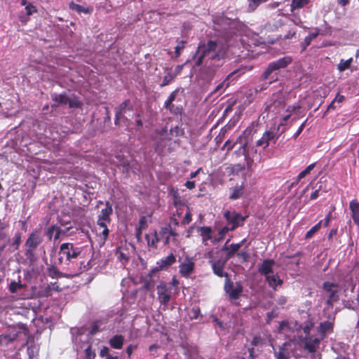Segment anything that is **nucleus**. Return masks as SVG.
<instances>
[{"mask_svg":"<svg viewBox=\"0 0 359 359\" xmlns=\"http://www.w3.org/2000/svg\"><path fill=\"white\" fill-rule=\"evenodd\" d=\"M228 47L226 44L210 40L207 43H200L194 55L195 66L200 67L203 63L211 71L222 66L223 60L227 55Z\"/></svg>","mask_w":359,"mask_h":359,"instance_id":"obj_1","label":"nucleus"},{"mask_svg":"<svg viewBox=\"0 0 359 359\" xmlns=\"http://www.w3.org/2000/svg\"><path fill=\"white\" fill-rule=\"evenodd\" d=\"M43 236L41 229H34L28 236L25 243V255L30 265L34 264L38 259L37 248L42 244Z\"/></svg>","mask_w":359,"mask_h":359,"instance_id":"obj_2","label":"nucleus"},{"mask_svg":"<svg viewBox=\"0 0 359 359\" xmlns=\"http://www.w3.org/2000/svg\"><path fill=\"white\" fill-rule=\"evenodd\" d=\"M81 248L76 247L72 243H64L61 244L59 250L58 262L60 264H66L69 269H74V264L76 263L80 257ZM76 267V269H77Z\"/></svg>","mask_w":359,"mask_h":359,"instance_id":"obj_3","label":"nucleus"},{"mask_svg":"<svg viewBox=\"0 0 359 359\" xmlns=\"http://www.w3.org/2000/svg\"><path fill=\"white\" fill-rule=\"evenodd\" d=\"M252 128H247L243 131L244 142L241 147L242 153L245 157L246 167L248 170H252L255 165V160L258 158L257 149L256 144H252V137H251Z\"/></svg>","mask_w":359,"mask_h":359,"instance_id":"obj_4","label":"nucleus"},{"mask_svg":"<svg viewBox=\"0 0 359 359\" xmlns=\"http://www.w3.org/2000/svg\"><path fill=\"white\" fill-rule=\"evenodd\" d=\"M91 268L90 262L86 264H84L82 262H80L79 266L77 269H74L71 273H64L57 269L55 265H50L47 269L48 276L52 278H73L76 276L79 275L83 271H88Z\"/></svg>","mask_w":359,"mask_h":359,"instance_id":"obj_5","label":"nucleus"},{"mask_svg":"<svg viewBox=\"0 0 359 359\" xmlns=\"http://www.w3.org/2000/svg\"><path fill=\"white\" fill-rule=\"evenodd\" d=\"M322 288L327 294L326 304L328 307L332 309L334 304L340 299V289L338 283L325 281L323 283Z\"/></svg>","mask_w":359,"mask_h":359,"instance_id":"obj_6","label":"nucleus"},{"mask_svg":"<svg viewBox=\"0 0 359 359\" xmlns=\"http://www.w3.org/2000/svg\"><path fill=\"white\" fill-rule=\"evenodd\" d=\"M224 290L228 294L230 300H236L241 296L243 292V287L241 282L233 283L229 276L225 278Z\"/></svg>","mask_w":359,"mask_h":359,"instance_id":"obj_7","label":"nucleus"},{"mask_svg":"<svg viewBox=\"0 0 359 359\" xmlns=\"http://www.w3.org/2000/svg\"><path fill=\"white\" fill-rule=\"evenodd\" d=\"M292 62V58L289 56L279 58L276 61L270 62L262 74L263 79H267L271 74L278 69L285 68Z\"/></svg>","mask_w":359,"mask_h":359,"instance_id":"obj_8","label":"nucleus"},{"mask_svg":"<svg viewBox=\"0 0 359 359\" xmlns=\"http://www.w3.org/2000/svg\"><path fill=\"white\" fill-rule=\"evenodd\" d=\"M228 224L230 225L231 231H234L238 226H242L247 217H243L236 211H226L224 214Z\"/></svg>","mask_w":359,"mask_h":359,"instance_id":"obj_9","label":"nucleus"},{"mask_svg":"<svg viewBox=\"0 0 359 359\" xmlns=\"http://www.w3.org/2000/svg\"><path fill=\"white\" fill-rule=\"evenodd\" d=\"M8 224L0 218V257L7 246L11 243V239L8 232Z\"/></svg>","mask_w":359,"mask_h":359,"instance_id":"obj_10","label":"nucleus"},{"mask_svg":"<svg viewBox=\"0 0 359 359\" xmlns=\"http://www.w3.org/2000/svg\"><path fill=\"white\" fill-rule=\"evenodd\" d=\"M180 89L177 88L173 90L165 101L163 107L168 110L171 114L178 115L181 114L183 111V107L182 106H175L173 102L176 100L177 95L179 93Z\"/></svg>","mask_w":359,"mask_h":359,"instance_id":"obj_11","label":"nucleus"},{"mask_svg":"<svg viewBox=\"0 0 359 359\" xmlns=\"http://www.w3.org/2000/svg\"><path fill=\"white\" fill-rule=\"evenodd\" d=\"M285 130H282L280 134L278 135L276 133H274L271 130H266L265 131L262 137L259 139L256 142V146L257 147H262L264 150H265L269 145V142L271 140H277L279 137V136L283 133Z\"/></svg>","mask_w":359,"mask_h":359,"instance_id":"obj_12","label":"nucleus"},{"mask_svg":"<svg viewBox=\"0 0 359 359\" xmlns=\"http://www.w3.org/2000/svg\"><path fill=\"white\" fill-rule=\"evenodd\" d=\"M133 110V107L131 104V102L129 99L126 100L125 101L121 102L117 107L115 108V124H119L120 120L124 118V114L126 113L127 111Z\"/></svg>","mask_w":359,"mask_h":359,"instance_id":"obj_13","label":"nucleus"},{"mask_svg":"<svg viewBox=\"0 0 359 359\" xmlns=\"http://www.w3.org/2000/svg\"><path fill=\"white\" fill-rule=\"evenodd\" d=\"M228 260L224 258H220L217 260H210L209 263L211 265L213 273L219 278L229 277V274L224 272V266Z\"/></svg>","mask_w":359,"mask_h":359,"instance_id":"obj_14","label":"nucleus"},{"mask_svg":"<svg viewBox=\"0 0 359 359\" xmlns=\"http://www.w3.org/2000/svg\"><path fill=\"white\" fill-rule=\"evenodd\" d=\"M158 299L163 305H167L171 298V292L165 282L157 285Z\"/></svg>","mask_w":359,"mask_h":359,"instance_id":"obj_15","label":"nucleus"},{"mask_svg":"<svg viewBox=\"0 0 359 359\" xmlns=\"http://www.w3.org/2000/svg\"><path fill=\"white\" fill-rule=\"evenodd\" d=\"M180 273L184 278H189L195 269V263L189 257H186L180 266Z\"/></svg>","mask_w":359,"mask_h":359,"instance_id":"obj_16","label":"nucleus"},{"mask_svg":"<svg viewBox=\"0 0 359 359\" xmlns=\"http://www.w3.org/2000/svg\"><path fill=\"white\" fill-rule=\"evenodd\" d=\"M72 229V226L66 228L65 230L61 229L60 227L55 226V225H51L49 226L46 231V235L48 237L49 241H51L53 238L54 235V240L57 241L60 239L61 234H66L70 229Z\"/></svg>","mask_w":359,"mask_h":359,"instance_id":"obj_17","label":"nucleus"},{"mask_svg":"<svg viewBox=\"0 0 359 359\" xmlns=\"http://www.w3.org/2000/svg\"><path fill=\"white\" fill-rule=\"evenodd\" d=\"M113 210L112 206L109 203V202L107 201L106 203V207L103 209H102L100 214L98 216L97 219V225L98 226H104V224H107V222H109L110 215L112 214Z\"/></svg>","mask_w":359,"mask_h":359,"instance_id":"obj_18","label":"nucleus"},{"mask_svg":"<svg viewBox=\"0 0 359 359\" xmlns=\"http://www.w3.org/2000/svg\"><path fill=\"white\" fill-rule=\"evenodd\" d=\"M245 187L243 183L236 184L234 187L229 189V196L230 200H237L243 196L244 194Z\"/></svg>","mask_w":359,"mask_h":359,"instance_id":"obj_19","label":"nucleus"},{"mask_svg":"<svg viewBox=\"0 0 359 359\" xmlns=\"http://www.w3.org/2000/svg\"><path fill=\"white\" fill-rule=\"evenodd\" d=\"M275 264L273 259H264L259 267L258 271L266 277L273 273V266Z\"/></svg>","mask_w":359,"mask_h":359,"instance_id":"obj_20","label":"nucleus"},{"mask_svg":"<svg viewBox=\"0 0 359 359\" xmlns=\"http://www.w3.org/2000/svg\"><path fill=\"white\" fill-rule=\"evenodd\" d=\"M69 8L70 10L76 12L78 14H90L93 12V6H83L82 5L77 4L73 1L69 4Z\"/></svg>","mask_w":359,"mask_h":359,"instance_id":"obj_21","label":"nucleus"},{"mask_svg":"<svg viewBox=\"0 0 359 359\" xmlns=\"http://www.w3.org/2000/svg\"><path fill=\"white\" fill-rule=\"evenodd\" d=\"M320 339L318 338H313L312 337H305V348L308 350L309 353H315L317 348L320 344Z\"/></svg>","mask_w":359,"mask_h":359,"instance_id":"obj_22","label":"nucleus"},{"mask_svg":"<svg viewBox=\"0 0 359 359\" xmlns=\"http://www.w3.org/2000/svg\"><path fill=\"white\" fill-rule=\"evenodd\" d=\"M229 240L226 241V243L229 242ZM240 246L239 245H236V243H232L229 246H227L226 244H225L222 247V250L226 251V259L229 260V259L232 258L239 250Z\"/></svg>","mask_w":359,"mask_h":359,"instance_id":"obj_23","label":"nucleus"},{"mask_svg":"<svg viewBox=\"0 0 359 359\" xmlns=\"http://www.w3.org/2000/svg\"><path fill=\"white\" fill-rule=\"evenodd\" d=\"M176 262V257L172 254L170 253L166 257L161 259L159 262H157V264L160 266V269L163 270L167 269L171 265H172Z\"/></svg>","mask_w":359,"mask_h":359,"instance_id":"obj_24","label":"nucleus"},{"mask_svg":"<svg viewBox=\"0 0 359 359\" xmlns=\"http://www.w3.org/2000/svg\"><path fill=\"white\" fill-rule=\"evenodd\" d=\"M124 343V337L121 334L113 336L109 341L110 346L115 349H121Z\"/></svg>","mask_w":359,"mask_h":359,"instance_id":"obj_25","label":"nucleus"},{"mask_svg":"<svg viewBox=\"0 0 359 359\" xmlns=\"http://www.w3.org/2000/svg\"><path fill=\"white\" fill-rule=\"evenodd\" d=\"M266 280L269 287H272L274 290H276L277 287L281 285L283 283V280L279 278L278 274L267 276Z\"/></svg>","mask_w":359,"mask_h":359,"instance_id":"obj_26","label":"nucleus"},{"mask_svg":"<svg viewBox=\"0 0 359 359\" xmlns=\"http://www.w3.org/2000/svg\"><path fill=\"white\" fill-rule=\"evenodd\" d=\"M287 346H290V344L288 342H285L279 347L278 352L275 351V355L277 359H289L290 353L287 348Z\"/></svg>","mask_w":359,"mask_h":359,"instance_id":"obj_27","label":"nucleus"},{"mask_svg":"<svg viewBox=\"0 0 359 359\" xmlns=\"http://www.w3.org/2000/svg\"><path fill=\"white\" fill-rule=\"evenodd\" d=\"M145 238L147 242L149 247L156 249L157 248V243L159 242V238L156 231L154 233L146 234Z\"/></svg>","mask_w":359,"mask_h":359,"instance_id":"obj_28","label":"nucleus"},{"mask_svg":"<svg viewBox=\"0 0 359 359\" xmlns=\"http://www.w3.org/2000/svg\"><path fill=\"white\" fill-rule=\"evenodd\" d=\"M22 243V233L17 231L15 233L11 243L9 244L10 248H13V251L18 250Z\"/></svg>","mask_w":359,"mask_h":359,"instance_id":"obj_29","label":"nucleus"},{"mask_svg":"<svg viewBox=\"0 0 359 359\" xmlns=\"http://www.w3.org/2000/svg\"><path fill=\"white\" fill-rule=\"evenodd\" d=\"M333 327L334 323L332 322L324 321L320 323L318 332L325 336L326 332H332Z\"/></svg>","mask_w":359,"mask_h":359,"instance_id":"obj_30","label":"nucleus"},{"mask_svg":"<svg viewBox=\"0 0 359 359\" xmlns=\"http://www.w3.org/2000/svg\"><path fill=\"white\" fill-rule=\"evenodd\" d=\"M198 230L201 232L203 242H207L212 238V229L210 226H201L198 227Z\"/></svg>","mask_w":359,"mask_h":359,"instance_id":"obj_31","label":"nucleus"},{"mask_svg":"<svg viewBox=\"0 0 359 359\" xmlns=\"http://www.w3.org/2000/svg\"><path fill=\"white\" fill-rule=\"evenodd\" d=\"M18 337L17 334H0V339L2 342V344L8 345L10 343L14 341Z\"/></svg>","mask_w":359,"mask_h":359,"instance_id":"obj_32","label":"nucleus"},{"mask_svg":"<svg viewBox=\"0 0 359 359\" xmlns=\"http://www.w3.org/2000/svg\"><path fill=\"white\" fill-rule=\"evenodd\" d=\"M53 101L56 102L59 104H67L69 101V97L65 94H54L52 96Z\"/></svg>","mask_w":359,"mask_h":359,"instance_id":"obj_33","label":"nucleus"},{"mask_svg":"<svg viewBox=\"0 0 359 359\" xmlns=\"http://www.w3.org/2000/svg\"><path fill=\"white\" fill-rule=\"evenodd\" d=\"M309 3V0H292L291 2V10L294 11L300 9Z\"/></svg>","mask_w":359,"mask_h":359,"instance_id":"obj_34","label":"nucleus"},{"mask_svg":"<svg viewBox=\"0 0 359 359\" xmlns=\"http://www.w3.org/2000/svg\"><path fill=\"white\" fill-rule=\"evenodd\" d=\"M102 231L98 233L97 236L100 238L101 244H104L109 236V229L107 228V224H104V226H99Z\"/></svg>","mask_w":359,"mask_h":359,"instance_id":"obj_35","label":"nucleus"},{"mask_svg":"<svg viewBox=\"0 0 359 359\" xmlns=\"http://www.w3.org/2000/svg\"><path fill=\"white\" fill-rule=\"evenodd\" d=\"M67 104L69 108H81L83 102L77 97L74 96L73 97H69Z\"/></svg>","mask_w":359,"mask_h":359,"instance_id":"obj_36","label":"nucleus"},{"mask_svg":"<svg viewBox=\"0 0 359 359\" xmlns=\"http://www.w3.org/2000/svg\"><path fill=\"white\" fill-rule=\"evenodd\" d=\"M353 62V59L351 57L346 60L341 59L339 63L337 65V69L339 72H344L346 69H348Z\"/></svg>","mask_w":359,"mask_h":359,"instance_id":"obj_37","label":"nucleus"},{"mask_svg":"<svg viewBox=\"0 0 359 359\" xmlns=\"http://www.w3.org/2000/svg\"><path fill=\"white\" fill-rule=\"evenodd\" d=\"M316 163H311L308 165L304 170L300 172L297 176V183H298L302 179L305 177L307 175H309L311 171L315 168Z\"/></svg>","mask_w":359,"mask_h":359,"instance_id":"obj_38","label":"nucleus"},{"mask_svg":"<svg viewBox=\"0 0 359 359\" xmlns=\"http://www.w3.org/2000/svg\"><path fill=\"white\" fill-rule=\"evenodd\" d=\"M240 71H241L240 69H236V70H234L233 72H232L231 74H229L227 76L225 81H224L223 82L220 83L219 84H218L217 86V87L215 90V92H218L220 89H222L224 86H225V88H227L229 86V83H226V81H228L233 75L239 72Z\"/></svg>","mask_w":359,"mask_h":359,"instance_id":"obj_39","label":"nucleus"},{"mask_svg":"<svg viewBox=\"0 0 359 359\" xmlns=\"http://www.w3.org/2000/svg\"><path fill=\"white\" fill-rule=\"evenodd\" d=\"M53 287L50 285H47L44 288L39 291V296L41 297H48L52 295Z\"/></svg>","mask_w":359,"mask_h":359,"instance_id":"obj_40","label":"nucleus"},{"mask_svg":"<svg viewBox=\"0 0 359 359\" xmlns=\"http://www.w3.org/2000/svg\"><path fill=\"white\" fill-rule=\"evenodd\" d=\"M280 107V108H283L285 107V102L283 100L282 98H278V99H276L273 101V103L271 104H269L267 105L266 107V109L269 110V111H272L273 110V107Z\"/></svg>","mask_w":359,"mask_h":359,"instance_id":"obj_41","label":"nucleus"},{"mask_svg":"<svg viewBox=\"0 0 359 359\" xmlns=\"http://www.w3.org/2000/svg\"><path fill=\"white\" fill-rule=\"evenodd\" d=\"M323 221H320L316 224H315L309 231H308L306 233L305 238L306 239L311 238L315 233H316L321 227V224Z\"/></svg>","mask_w":359,"mask_h":359,"instance_id":"obj_42","label":"nucleus"},{"mask_svg":"<svg viewBox=\"0 0 359 359\" xmlns=\"http://www.w3.org/2000/svg\"><path fill=\"white\" fill-rule=\"evenodd\" d=\"M25 285L20 283V282L11 281L9 285V290L11 293H15L18 290L25 288Z\"/></svg>","mask_w":359,"mask_h":359,"instance_id":"obj_43","label":"nucleus"},{"mask_svg":"<svg viewBox=\"0 0 359 359\" xmlns=\"http://www.w3.org/2000/svg\"><path fill=\"white\" fill-rule=\"evenodd\" d=\"M265 342V339L260 335H256L253 337L251 345L252 346H262Z\"/></svg>","mask_w":359,"mask_h":359,"instance_id":"obj_44","label":"nucleus"},{"mask_svg":"<svg viewBox=\"0 0 359 359\" xmlns=\"http://www.w3.org/2000/svg\"><path fill=\"white\" fill-rule=\"evenodd\" d=\"M175 76L171 73H168L163 78V81L161 83V87H164L165 86H168L172 80H174Z\"/></svg>","mask_w":359,"mask_h":359,"instance_id":"obj_45","label":"nucleus"},{"mask_svg":"<svg viewBox=\"0 0 359 359\" xmlns=\"http://www.w3.org/2000/svg\"><path fill=\"white\" fill-rule=\"evenodd\" d=\"M186 43L187 41L184 40H181L178 42L177 45L175 48V54L176 57H179L181 55V52L184 48Z\"/></svg>","mask_w":359,"mask_h":359,"instance_id":"obj_46","label":"nucleus"},{"mask_svg":"<svg viewBox=\"0 0 359 359\" xmlns=\"http://www.w3.org/2000/svg\"><path fill=\"white\" fill-rule=\"evenodd\" d=\"M26 13L27 16L32 15L34 13H37V8L35 6H34L32 3H29L27 6L25 7Z\"/></svg>","mask_w":359,"mask_h":359,"instance_id":"obj_47","label":"nucleus"},{"mask_svg":"<svg viewBox=\"0 0 359 359\" xmlns=\"http://www.w3.org/2000/svg\"><path fill=\"white\" fill-rule=\"evenodd\" d=\"M147 227H148V224H147V220L146 216L140 217L137 228L144 230Z\"/></svg>","mask_w":359,"mask_h":359,"instance_id":"obj_48","label":"nucleus"},{"mask_svg":"<svg viewBox=\"0 0 359 359\" xmlns=\"http://www.w3.org/2000/svg\"><path fill=\"white\" fill-rule=\"evenodd\" d=\"M335 210V207L332 206V210L328 212V214L326 215L325 218L323 220V225L324 226L327 227L328 226L330 222L332 219V212Z\"/></svg>","mask_w":359,"mask_h":359,"instance_id":"obj_49","label":"nucleus"},{"mask_svg":"<svg viewBox=\"0 0 359 359\" xmlns=\"http://www.w3.org/2000/svg\"><path fill=\"white\" fill-rule=\"evenodd\" d=\"M191 219H192L191 213V211L188 209V210L187 211V212L182 221V224H184V225L188 224L191 222Z\"/></svg>","mask_w":359,"mask_h":359,"instance_id":"obj_50","label":"nucleus"},{"mask_svg":"<svg viewBox=\"0 0 359 359\" xmlns=\"http://www.w3.org/2000/svg\"><path fill=\"white\" fill-rule=\"evenodd\" d=\"M313 323L312 321H309L304 327H302V330L306 334V335H309L310 333L311 330L313 327Z\"/></svg>","mask_w":359,"mask_h":359,"instance_id":"obj_51","label":"nucleus"},{"mask_svg":"<svg viewBox=\"0 0 359 359\" xmlns=\"http://www.w3.org/2000/svg\"><path fill=\"white\" fill-rule=\"evenodd\" d=\"M237 257L241 258L243 262H247L250 255L247 251H241L237 253Z\"/></svg>","mask_w":359,"mask_h":359,"instance_id":"obj_52","label":"nucleus"},{"mask_svg":"<svg viewBox=\"0 0 359 359\" xmlns=\"http://www.w3.org/2000/svg\"><path fill=\"white\" fill-rule=\"evenodd\" d=\"M85 354L87 359H94L95 357V354L92 351L91 347L90 346L86 348Z\"/></svg>","mask_w":359,"mask_h":359,"instance_id":"obj_53","label":"nucleus"},{"mask_svg":"<svg viewBox=\"0 0 359 359\" xmlns=\"http://www.w3.org/2000/svg\"><path fill=\"white\" fill-rule=\"evenodd\" d=\"M306 121H307V120H306L304 122H303L301 124V126L299 127L297 131L293 135L294 139H297L299 136V135L302 133V132L303 131L304 128L306 126Z\"/></svg>","mask_w":359,"mask_h":359,"instance_id":"obj_54","label":"nucleus"},{"mask_svg":"<svg viewBox=\"0 0 359 359\" xmlns=\"http://www.w3.org/2000/svg\"><path fill=\"white\" fill-rule=\"evenodd\" d=\"M137 348V345L130 344L129 346H128L126 351V353H127L128 358H130V356L133 353V351Z\"/></svg>","mask_w":359,"mask_h":359,"instance_id":"obj_55","label":"nucleus"},{"mask_svg":"<svg viewBox=\"0 0 359 359\" xmlns=\"http://www.w3.org/2000/svg\"><path fill=\"white\" fill-rule=\"evenodd\" d=\"M311 40L306 36L304 41L302 43V50L304 51L311 44Z\"/></svg>","mask_w":359,"mask_h":359,"instance_id":"obj_56","label":"nucleus"},{"mask_svg":"<svg viewBox=\"0 0 359 359\" xmlns=\"http://www.w3.org/2000/svg\"><path fill=\"white\" fill-rule=\"evenodd\" d=\"M300 109L299 105H290L287 107L286 111L289 112V114H291V113L294 112L295 111H297V109Z\"/></svg>","mask_w":359,"mask_h":359,"instance_id":"obj_57","label":"nucleus"},{"mask_svg":"<svg viewBox=\"0 0 359 359\" xmlns=\"http://www.w3.org/2000/svg\"><path fill=\"white\" fill-rule=\"evenodd\" d=\"M109 349L107 346H103L100 350V355L101 357H107L109 355Z\"/></svg>","mask_w":359,"mask_h":359,"instance_id":"obj_58","label":"nucleus"},{"mask_svg":"<svg viewBox=\"0 0 359 359\" xmlns=\"http://www.w3.org/2000/svg\"><path fill=\"white\" fill-rule=\"evenodd\" d=\"M162 270H163L162 269H160V266L158 265L151 269V271L149 273V276L150 277H152L156 273H157L160 271H162Z\"/></svg>","mask_w":359,"mask_h":359,"instance_id":"obj_59","label":"nucleus"},{"mask_svg":"<svg viewBox=\"0 0 359 359\" xmlns=\"http://www.w3.org/2000/svg\"><path fill=\"white\" fill-rule=\"evenodd\" d=\"M276 315L275 314L274 311H271V312H268L266 313V317H267V319H266V323H270V322L271 321V320L274 318H276Z\"/></svg>","mask_w":359,"mask_h":359,"instance_id":"obj_60","label":"nucleus"},{"mask_svg":"<svg viewBox=\"0 0 359 359\" xmlns=\"http://www.w3.org/2000/svg\"><path fill=\"white\" fill-rule=\"evenodd\" d=\"M345 100V97L339 93H337L335 98L333 100L334 102H337L338 103H341Z\"/></svg>","mask_w":359,"mask_h":359,"instance_id":"obj_61","label":"nucleus"},{"mask_svg":"<svg viewBox=\"0 0 359 359\" xmlns=\"http://www.w3.org/2000/svg\"><path fill=\"white\" fill-rule=\"evenodd\" d=\"M185 186L189 189H193L196 187V184L194 181H187L185 183Z\"/></svg>","mask_w":359,"mask_h":359,"instance_id":"obj_62","label":"nucleus"},{"mask_svg":"<svg viewBox=\"0 0 359 359\" xmlns=\"http://www.w3.org/2000/svg\"><path fill=\"white\" fill-rule=\"evenodd\" d=\"M335 102L332 100L331 103L327 106V109L325 112V114H327L330 110H334L336 109L337 107L334 105Z\"/></svg>","mask_w":359,"mask_h":359,"instance_id":"obj_63","label":"nucleus"},{"mask_svg":"<svg viewBox=\"0 0 359 359\" xmlns=\"http://www.w3.org/2000/svg\"><path fill=\"white\" fill-rule=\"evenodd\" d=\"M98 329H99V327L98 325L96 324V323H94L92 327H91V330L90 331V333L91 334H95V333L97 332L98 331Z\"/></svg>","mask_w":359,"mask_h":359,"instance_id":"obj_64","label":"nucleus"}]
</instances>
